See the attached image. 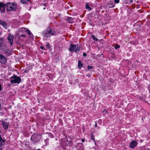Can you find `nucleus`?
Here are the masks:
<instances>
[{
  "mask_svg": "<svg viewBox=\"0 0 150 150\" xmlns=\"http://www.w3.org/2000/svg\"><path fill=\"white\" fill-rule=\"evenodd\" d=\"M55 33L54 30H52L50 28H47L46 30L43 31L42 34L44 37L49 38L51 35H54Z\"/></svg>",
  "mask_w": 150,
  "mask_h": 150,
  "instance_id": "nucleus-1",
  "label": "nucleus"
},
{
  "mask_svg": "<svg viewBox=\"0 0 150 150\" xmlns=\"http://www.w3.org/2000/svg\"><path fill=\"white\" fill-rule=\"evenodd\" d=\"M7 8V10L9 11H14L16 8V3L8 2L6 4Z\"/></svg>",
  "mask_w": 150,
  "mask_h": 150,
  "instance_id": "nucleus-2",
  "label": "nucleus"
},
{
  "mask_svg": "<svg viewBox=\"0 0 150 150\" xmlns=\"http://www.w3.org/2000/svg\"><path fill=\"white\" fill-rule=\"evenodd\" d=\"M41 137L42 136L40 134H34L31 136V139L34 142L37 143L40 141Z\"/></svg>",
  "mask_w": 150,
  "mask_h": 150,
  "instance_id": "nucleus-3",
  "label": "nucleus"
},
{
  "mask_svg": "<svg viewBox=\"0 0 150 150\" xmlns=\"http://www.w3.org/2000/svg\"><path fill=\"white\" fill-rule=\"evenodd\" d=\"M68 50L72 53L74 51L75 53H77L79 51L80 49L76 45L71 44L70 45V47Z\"/></svg>",
  "mask_w": 150,
  "mask_h": 150,
  "instance_id": "nucleus-4",
  "label": "nucleus"
},
{
  "mask_svg": "<svg viewBox=\"0 0 150 150\" xmlns=\"http://www.w3.org/2000/svg\"><path fill=\"white\" fill-rule=\"evenodd\" d=\"M11 82L12 83H19L21 82V78L17 75H13L11 77Z\"/></svg>",
  "mask_w": 150,
  "mask_h": 150,
  "instance_id": "nucleus-5",
  "label": "nucleus"
},
{
  "mask_svg": "<svg viewBox=\"0 0 150 150\" xmlns=\"http://www.w3.org/2000/svg\"><path fill=\"white\" fill-rule=\"evenodd\" d=\"M2 125L4 129L5 130H7L10 125V123L6 120H3L2 121Z\"/></svg>",
  "mask_w": 150,
  "mask_h": 150,
  "instance_id": "nucleus-6",
  "label": "nucleus"
},
{
  "mask_svg": "<svg viewBox=\"0 0 150 150\" xmlns=\"http://www.w3.org/2000/svg\"><path fill=\"white\" fill-rule=\"evenodd\" d=\"M6 4L0 2V11L1 12H3L5 11Z\"/></svg>",
  "mask_w": 150,
  "mask_h": 150,
  "instance_id": "nucleus-7",
  "label": "nucleus"
},
{
  "mask_svg": "<svg viewBox=\"0 0 150 150\" xmlns=\"http://www.w3.org/2000/svg\"><path fill=\"white\" fill-rule=\"evenodd\" d=\"M13 35L11 33H9L8 36L7 38V39L9 41L11 45H12L13 43Z\"/></svg>",
  "mask_w": 150,
  "mask_h": 150,
  "instance_id": "nucleus-8",
  "label": "nucleus"
},
{
  "mask_svg": "<svg viewBox=\"0 0 150 150\" xmlns=\"http://www.w3.org/2000/svg\"><path fill=\"white\" fill-rule=\"evenodd\" d=\"M7 61L6 58L3 55L0 54V62L1 63L4 64Z\"/></svg>",
  "mask_w": 150,
  "mask_h": 150,
  "instance_id": "nucleus-9",
  "label": "nucleus"
},
{
  "mask_svg": "<svg viewBox=\"0 0 150 150\" xmlns=\"http://www.w3.org/2000/svg\"><path fill=\"white\" fill-rule=\"evenodd\" d=\"M5 47V44L4 42V38H0V50L4 49Z\"/></svg>",
  "mask_w": 150,
  "mask_h": 150,
  "instance_id": "nucleus-10",
  "label": "nucleus"
},
{
  "mask_svg": "<svg viewBox=\"0 0 150 150\" xmlns=\"http://www.w3.org/2000/svg\"><path fill=\"white\" fill-rule=\"evenodd\" d=\"M137 144V142L135 141H132L129 144L130 147L132 148H133L135 147Z\"/></svg>",
  "mask_w": 150,
  "mask_h": 150,
  "instance_id": "nucleus-11",
  "label": "nucleus"
},
{
  "mask_svg": "<svg viewBox=\"0 0 150 150\" xmlns=\"http://www.w3.org/2000/svg\"><path fill=\"white\" fill-rule=\"evenodd\" d=\"M0 24L4 28H6L7 27V24L2 20H0Z\"/></svg>",
  "mask_w": 150,
  "mask_h": 150,
  "instance_id": "nucleus-12",
  "label": "nucleus"
},
{
  "mask_svg": "<svg viewBox=\"0 0 150 150\" xmlns=\"http://www.w3.org/2000/svg\"><path fill=\"white\" fill-rule=\"evenodd\" d=\"M67 21L68 22L70 23H72L73 22V19L70 17H68L67 18Z\"/></svg>",
  "mask_w": 150,
  "mask_h": 150,
  "instance_id": "nucleus-13",
  "label": "nucleus"
},
{
  "mask_svg": "<svg viewBox=\"0 0 150 150\" xmlns=\"http://www.w3.org/2000/svg\"><path fill=\"white\" fill-rule=\"evenodd\" d=\"M83 64L80 61H78V67L79 69H81Z\"/></svg>",
  "mask_w": 150,
  "mask_h": 150,
  "instance_id": "nucleus-14",
  "label": "nucleus"
},
{
  "mask_svg": "<svg viewBox=\"0 0 150 150\" xmlns=\"http://www.w3.org/2000/svg\"><path fill=\"white\" fill-rule=\"evenodd\" d=\"M44 142L45 143V146H47V145H48V144H49V139L48 138H47V139H45L44 140Z\"/></svg>",
  "mask_w": 150,
  "mask_h": 150,
  "instance_id": "nucleus-15",
  "label": "nucleus"
},
{
  "mask_svg": "<svg viewBox=\"0 0 150 150\" xmlns=\"http://www.w3.org/2000/svg\"><path fill=\"white\" fill-rule=\"evenodd\" d=\"M91 37L93 40H94L96 41H97L98 40V39L96 37H95L94 35H91Z\"/></svg>",
  "mask_w": 150,
  "mask_h": 150,
  "instance_id": "nucleus-16",
  "label": "nucleus"
},
{
  "mask_svg": "<svg viewBox=\"0 0 150 150\" xmlns=\"http://www.w3.org/2000/svg\"><path fill=\"white\" fill-rule=\"evenodd\" d=\"M20 1L23 4H27L28 1V0H20Z\"/></svg>",
  "mask_w": 150,
  "mask_h": 150,
  "instance_id": "nucleus-17",
  "label": "nucleus"
},
{
  "mask_svg": "<svg viewBox=\"0 0 150 150\" xmlns=\"http://www.w3.org/2000/svg\"><path fill=\"white\" fill-rule=\"evenodd\" d=\"M86 8L87 9H88L89 10H91V8H90L88 4H86Z\"/></svg>",
  "mask_w": 150,
  "mask_h": 150,
  "instance_id": "nucleus-18",
  "label": "nucleus"
},
{
  "mask_svg": "<svg viewBox=\"0 0 150 150\" xmlns=\"http://www.w3.org/2000/svg\"><path fill=\"white\" fill-rule=\"evenodd\" d=\"M120 46L119 45H115V46L114 47L115 48L116 50H117V49L120 48Z\"/></svg>",
  "mask_w": 150,
  "mask_h": 150,
  "instance_id": "nucleus-19",
  "label": "nucleus"
},
{
  "mask_svg": "<svg viewBox=\"0 0 150 150\" xmlns=\"http://www.w3.org/2000/svg\"><path fill=\"white\" fill-rule=\"evenodd\" d=\"M46 47L48 49H49L50 48V44L49 43H47L46 45Z\"/></svg>",
  "mask_w": 150,
  "mask_h": 150,
  "instance_id": "nucleus-20",
  "label": "nucleus"
},
{
  "mask_svg": "<svg viewBox=\"0 0 150 150\" xmlns=\"http://www.w3.org/2000/svg\"><path fill=\"white\" fill-rule=\"evenodd\" d=\"M93 68V66H90L89 65H88V70H90V69H92Z\"/></svg>",
  "mask_w": 150,
  "mask_h": 150,
  "instance_id": "nucleus-21",
  "label": "nucleus"
},
{
  "mask_svg": "<svg viewBox=\"0 0 150 150\" xmlns=\"http://www.w3.org/2000/svg\"><path fill=\"white\" fill-rule=\"evenodd\" d=\"M26 30L27 31V34H28L29 35H31L32 33L29 30H27V29H26Z\"/></svg>",
  "mask_w": 150,
  "mask_h": 150,
  "instance_id": "nucleus-22",
  "label": "nucleus"
},
{
  "mask_svg": "<svg viewBox=\"0 0 150 150\" xmlns=\"http://www.w3.org/2000/svg\"><path fill=\"white\" fill-rule=\"evenodd\" d=\"M91 139L94 142L95 140V139L94 138V137L93 135H92L91 136Z\"/></svg>",
  "mask_w": 150,
  "mask_h": 150,
  "instance_id": "nucleus-23",
  "label": "nucleus"
},
{
  "mask_svg": "<svg viewBox=\"0 0 150 150\" xmlns=\"http://www.w3.org/2000/svg\"><path fill=\"white\" fill-rule=\"evenodd\" d=\"M110 5H111V6H110V7H109L110 8L113 7L115 6V4H111V3H110Z\"/></svg>",
  "mask_w": 150,
  "mask_h": 150,
  "instance_id": "nucleus-24",
  "label": "nucleus"
},
{
  "mask_svg": "<svg viewBox=\"0 0 150 150\" xmlns=\"http://www.w3.org/2000/svg\"><path fill=\"white\" fill-rule=\"evenodd\" d=\"M114 1L117 4L119 3L120 1L119 0H114Z\"/></svg>",
  "mask_w": 150,
  "mask_h": 150,
  "instance_id": "nucleus-25",
  "label": "nucleus"
},
{
  "mask_svg": "<svg viewBox=\"0 0 150 150\" xmlns=\"http://www.w3.org/2000/svg\"><path fill=\"white\" fill-rule=\"evenodd\" d=\"M40 48L41 49L43 50H44L45 49V47L43 46H40Z\"/></svg>",
  "mask_w": 150,
  "mask_h": 150,
  "instance_id": "nucleus-26",
  "label": "nucleus"
},
{
  "mask_svg": "<svg viewBox=\"0 0 150 150\" xmlns=\"http://www.w3.org/2000/svg\"><path fill=\"white\" fill-rule=\"evenodd\" d=\"M83 56L84 57H86L87 55V54L86 53H83Z\"/></svg>",
  "mask_w": 150,
  "mask_h": 150,
  "instance_id": "nucleus-27",
  "label": "nucleus"
},
{
  "mask_svg": "<svg viewBox=\"0 0 150 150\" xmlns=\"http://www.w3.org/2000/svg\"><path fill=\"white\" fill-rule=\"evenodd\" d=\"M95 127H97V122H95Z\"/></svg>",
  "mask_w": 150,
  "mask_h": 150,
  "instance_id": "nucleus-28",
  "label": "nucleus"
},
{
  "mask_svg": "<svg viewBox=\"0 0 150 150\" xmlns=\"http://www.w3.org/2000/svg\"><path fill=\"white\" fill-rule=\"evenodd\" d=\"M129 2L132 3L133 2V0H129Z\"/></svg>",
  "mask_w": 150,
  "mask_h": 150,
  "instance_id": "nucleus-29",
  "label": "nucleus"
},
{
  "mask_svg": "<svg viewBox=\"0 0 150 150\" xmlns=\"http://www.w3.org/2000/svg\"><path fill=\"white\" fill-rule=\"evenodd\" d=\"M85 141V140L84 139H82V142H84Z\"/></svg>",
  "mask_w": 150,
  "mask_h": 150,
  "instance_id": "nucleus-30",
  "label": "nucleus"
},
{
  "mask_svg": "<svg viewBox=\"0 0 150 150\" xmlns=\"http://www.w3.org/2000/svg\"><path fill=\"white\" fill-rule=\"evenodd\" d=\"M1 103H0V110L1 109Z\"/></svg>",
  "mask_w": 150,
  "mask_h": 150,
  "instance_id": "nucleus-31",
  "label": "nucleus"
},
{
  "mask_svg": "<svg viewBox=\"0 0 150 150\" xmlns=\"http://www.w3.org/2000/svg\"><path fill=\"white\" fill-rule=\"evenodd\" d=\"M24 37H25L26 36L25 35H22Z\"/></svg>",
  "mask_w": 150,
  "mask_h": 150,
  "instance_id": "nucleus-32",
  "label": "nucleus"
},
{
  "mask_svg": "<svg viewBox=\"0 0 150 150\" xmlns=\"http://www.w3.org/2000/svg\"><path fill=\"white\" fill-rule=\"evenodd\" d=\"M80 149H82L83 148V147H81L80 148Z\"/></svg>",
  "mask_w": 150,
  "mask_h": 150,
  "instance_id": "nucleus-33",
  "label": "nucleus"
},
{
  "mask_svg": "<svg viewBox=\"0 0 150 150\" xmlns=\"http://www.w3.org/2000/svg\"><path fill=\"white\" fill-rule=\"evenodd\" d=\"M37 150H41L40 149H38Z\"/></svg>",
  "mask_w": 150,
  "mask_h": 150,
  "instance_id": "nucleus-34",
  "label": "nucleus"
},
{
  "mask_svg": "<svg viewBox=\"0 0 150 150\" xmlns=\"http://www.w3.org/2000/svg\"><path fill=\"white\" fill-rule=\"evenodd\" d=\"M0 150H2V149L1 148L0 149Z\"/></svg>",
  "mask_w": 150,
  "mask_h": 150,
  "instance_id": "nucleus-35",
  "label": "nucleus"
},
{
  "mask_svg": "<svg viewBox=\"0 0 150 150\" xmlns=\"http://www.w3.org/2000/svg\"><path fill=\"white\" fill-rule=\"evenodd\" d=\"M45 9V8H43V9H44H44Z\"/></svg>",
  "mask_w": 150,
  "mask_h": 150,
  "instance_id": "nucleus-36",
  "label": "nucleus"
},
{
  "mask_svg": "<svg viewBox=\"0 0 150 150\" xmlns=\"http://www.w3.org/2000/svg\"><path fill=\"white\" fill-rule=\"evenodd\" d=\"M1 35V33H0V35Z\"/></svg>",
  "mask_w": 150,
  "mask_h": 150,
  "instance_id": "nucleus-37",
  "label": "nucleus"
}]
</instances>
